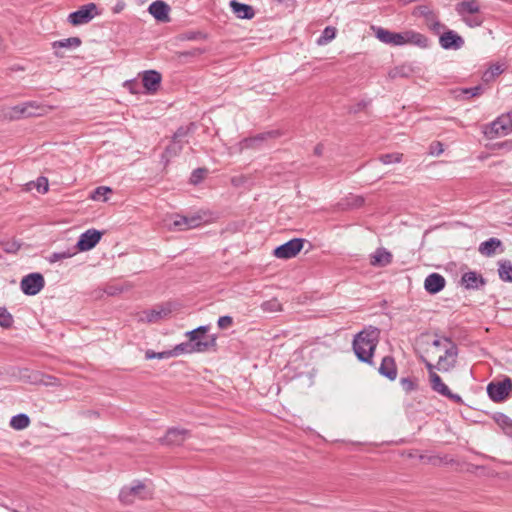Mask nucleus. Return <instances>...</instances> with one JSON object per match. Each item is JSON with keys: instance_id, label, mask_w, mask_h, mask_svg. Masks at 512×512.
<instances>
[{"instance_id": "41", "label": "nucleus", "mask_w": 512, "mask_h": 512, "mask_svg": "<svg viewBox=\"0 0 512 512\" xmlns=\"http://www.w3.org/2000/svg\"><path fill=\"white\" fill-rule=\"evenodd\" d=\"M206 52H207L206 48L197 47V48H193L191 50L177 52V58L182 60V59L188 58V57H198Z\"/></svg>"}, {"instance_id": "34", "label": "nucleus", "mask_w": 512, "mask_h": 512, "mask_svg": "<svg viewBox=\"0 0 512 512\" xmlns=\"http://www.w3.org/2000/svg\"><path fill=\"white\" fill-rule=\"evenodd\" d=\"M184 142L171 140V143L165 148V152L163 154V158L165 157L167 161L172 158L178 156L183 150Z\"/></svg>"}, {"instance_id": "51", "label": "nucleus", "mask_w": 512, "mask_h": 512, "mask_svg": "<svg viewBox=\"0 0 512 512\" xmlns=\"http://www.w3.org/2000/svg\"><path fill=\"white\" fill-rule=\"evenodd\" d=\"M111 192H112L111 188L106 187V186H99V187H97V188L93 191V193H92V195H91V198H92L93 200H100V199H101L102 197H104L107 193H111Z\"/></svg>"}, {"instance_id": "48", "label": "nucleus", "mask_w": 512, "mask_h": 512, "mask_svg": "<svg viewBox=\"0 0 512 512\" xmlns=\"http://www.w3.org/2000/svg\"><path fill=\"white\" fill-rule=\"evenodd\" d=\"M145 314H146L147 322L151 323V322H156L157 320L162 318L163 315H166L167 313L163 309H161V310L152 309V310L145 312Z\"/></svg>"}, {"instance_id": "47", "label": "nucleus", "mask_w": 512, "mask_h": 512, "mask_svg": "<svg viewBox=\"0 0 512 512\" xmlns=\"http://www.w3.org/2000/svg\"><path fill=\"white\" fill-rule=\"evenodd\" d=\"M401 154H398V153H388V154H383L380 156V161L383 163V164H391V163H398L401 161Z\"/></svg>"}, {"instance_id": "10", "label": "nucleus", "mask_w": 512, "mask_h": 512, "mask_svg": "<svg viewBox=\"0 0 512 512\" xmlns=\"http://www.w3.org/2000/svg\"><path fill=\"white\" fill-rule=\"evenodd\" d=\"M103 233L96 229H89L82 233L74 247L80 252L89 251L93 249L101 240Z\"/></svg>"}, {"instance_id": "5", "label": "nucleus", "mask_w": 512, "mask_h": 512, "mask_svg": "<svg viewBox=\"0 0 512 512\" xmlns=\"http://www.w3.org/2000/svg\"><path fill=\"white\" fill-rule=\"evenodd\" d=\"M38 109L39 106H37L36 103L33 101L23 102L13 107L7 108L4 111V116L9 120H17L21 118L32 117L39 114L37 112Z\"/></svg>"}, {"instance_id": "20", "label": "nucleus", "mask_w": 512, "mask_h": 512, "mask_svg": "<svg viewBox=\"0 0 512 512\" xmlns=\"http://www.w3.org/2000/svg\"><path fill=\"white\" fill-rule=\"evenodd\" d=\"M446 280L439 273L429 274L424 281V288L430 294H437L445 287Z\"/></svg>"}, {"instance_id": "32", "label": "nucleus", "mask_w": 512, "mask_h": 512, "mask_svg": "<svg viewBox=\"0 0 512 512\" xmlns=\"http://www.w3.org/2000/svg\"><path fill=\"white\" fill-rule=\"evenodd\" d=\"M30 425V418L25 413H19L12 416L10 426L15 430H23Z\"/></svg>"}, {"instance_id": "52", "label": "nucleus", "mask_w": 512, "mask_h": 512, "mask_svg": "<svg viewBox=\"0 0 512 512\" xmlns=\"http://www.w3.org/2000/svg\"><path fill=\"white\" fill-rule=\"evenodd\" d=\"M3 250L6 253H16L20 249V244L16 241H6L2 243Z\"/></svg>"}, {"instance_id": "30", "label": "nucleus", "mask_w": 512, "mask_h": 512, "mask_svg": "<svg viewBox=\"0 0 512 512\" xmlns=\"http://www.w3.org/2000/svg\"><path fill=\"white\" fill-rule=\"evenodd\" d=\"M498 275L504 282H512V263L509 260L498 262Z\"/></svg>"}, {"instance_id": "46", "label": "nucleus", "mask_w": 512, "mask_h": 512, "mask_svg": "<svg viewBox=\"0 0 512 512\" xmlns=\"http://www.w3.org/2000/svg\"><path fill=\"white\" fill-rule=\"evenodd\" d=\"M483 91H484V87L481 84H479L474 87L464 88L462 90V93L464 95H466L467 98H473V97L480 96L483 93Z\"/></svg>"}, {"instance_id": "40", "label": "nucleus", "mask_w": 512, "mask_h": 512, "mask_svg": "<svg viewBox=\"0 0 512 512\" xmlns=\"http://www.w3.org/2000/svg\"><path fill=\"white\" fill-rule=\"evenodd\" d=\"M462 20L467 26L471 28L481 26L484 21L483 17L479 15V13L471 14L470 16H462Z\"/></svg>"}, {"instance_id": "60", "label": "nucleus", "mask_w": 512, "mask_h": 512, "mask_svg": "<svg viewBox=\"0 0 512 512\" xmlns=\"http://www.w3.org/2000/svg\"><path fill=\"white\" fill-rule=\"evenodd\" d=\"M421 360L422 362L425 364V367L427 368L428 372L431 373V372H435L434 369L437 367L434 366L432 363H430L426 358H424L423 356H421Z\"/></svg>"}, {"instance_id": "19", "label": "nucleus", "mask_w": 512, "mask_h": 512, "mask_svg": "<svg viewBox=\"0 0 512 512\" xmlns=\"http://www.w3.org/2000/svg\"><path fill=\"white\" fill-rule=\"evenodd\" d=\"M202 217L199 215L183 216L176 215L173 221V227L178 230H188L200 226Z\"/></svg>"}, {"instance_id": "14", "label": "nucleus", "mask_w": 512, "mask_h": 512, "mask_svg": "<svg viewBox=\"0 0 512 512\" xmlns=\"http://www.w3.org/2000/svg\"><path fill=\"white\" fill-rule=\"evenodd\" d=\"M459 283L466 290H479L486 285L487 280L476 271H468L462 274Z\"/></svg>"}, {"instance_id": "8", "label": "nucleus", "mask_w": 512, "mask_h": 512, "mask_svg": "<svg viewBox=\"0 0 512 512\" xmlns=\"http://www.w3.org/2000/svg\"><path fill=\"white\" fill-rule=\"evenodd\" d=\"M96 15H98L96 4L88 3L71 12L68 21L73 26H79L90 22Z\"/></svg>"}, {"instance_id": "38", "label": "nucleus", "mask_w": 512, "mask_h": 512, "mask_svg": "<svg viewBox=\"0 0 512 512\" xmlns=\"http://www.w3.org/2000/svg\"><path fill=\"white\" fill-rule=\"evenodd\" d=\"M504 71V68L502 67V65L496 63V64H492L490 65V67L484 72L483 74V79L485 81H490L492 79H494L495 77L499 76L500 74H502Z\"/></svg>"}, {"instance_id": "49", "label": "nucleus", "mask_w": 512, "mask_h": 512, "mask_svg": "<svg viewBox=\"0 0 512 512\" xmlns=\"http://www.w3.org/2000/svg\"><path fill=\"white\" fill-rule=\"evenodd\" d=\"M435 12L432 11L427 5H420L415 8L414 15L422 16L425 21L430 18Z\"/></svg>"}, {"instance_id": "50", "label": "nucleus", "mask_w": 512, "mask_h": 512, "mask_svg": "<svg viewBox=\"0 0 512 512\" xmlns=\"http://www.w3.org/2000/svg\"><path fill=\"white\" fill-rule=\"evenodd\" d=\"M193 124L191 123L190 126H180L175 133L172 136L173 140L182 141L184 137H186L190 131V127H192Z\"/></svg>"}, {"instance_id": "21", "label": "nucleus", "mask_w": 512, "mask_h": 512, "mask_svg": "<svg viewBox=\"0 0 512 512\" xmlns=\"http://www.w3.org/2000/svg\"><path fill=\"white\" fill-rule=\"evenodd\" d=\"M378 372L383 377L394 381L397 378V365L392 356L383 357Z\"/></svg>"}, {"instance_id": "7", "label": "nucleus", "mask_w": 512, "mask_h": 512, "mask_svg": "<svg viewBox=\"0 0 512 512\" xmlns=\"http://www.w3.org/2000/svg\"><path fill=\"white\" fill-rule=\"evenodd\" d=\"M305 239L293 238L279 246H277L273 255L278 259H290L299 254L303 249Z\"/></svg>"}, {"instance_id": "37", "label": "nucleus", "mask_w": 512, "mask_h": 512, "mask_svg": "<svg viewBox=\"0 0 512 512\" xmlns=\"http://www.w3.org/2000/svg\"><path fill=\"white\" fill-rule=\"evenodd\" d=\"M14 318L12 314L5 308L0 307V326L9 329L13 326Z\"/></svg>"}, {"instance_id": "42", "label": "nucleus", "mask_w": 512, "mask_h": 512, "mask_svg": "<svg viewBox=\"0 0 512 512\" xmlns=\"http://www.w3.org/2000/svg\"><path fill=\"white\" fill-rule=\"evenodd\" d=\"M76 250L74 249L73 251L71 250H66V251H62V252H53L49 257H48V261L50 263H55L57 261H60V260H63V259H67V258H70L72 256H74L76 254Z\"/></svg>"}, {"instance_id": "17", "label": "nucleus", "mask_w": 512, "mask_h": 512, "mask_svg": "<svg viewBox=\"0 0 512 512\" xmlns=\"http://www.w3.org/2000/svg\"><path fill=\"white\" fill-rule=\"evenodd\" d=\"M190 436V431L180 428H169L165 436L161 439L162 443L167 445H181Z\"/></svg>"}, {"instance_id": "44", "label": "nucleus", "mask_w": 512, "mask_h": 512, "mask_svg": "<svg viewBox=\"0 0 512 512\" xmlns=\"http://www.w3.org/2000/svg\"><path fill=\"white\" fill-rule=\"evenodd\" d=\"M208 169L207 168H196L192 171L191 177H190V183L193 185H197L204 179L205 175L207 174Z\"/></svg>"}, {"instance_id": "33", "label": "nucleus", "mask_w": 512, "mask_h": 512, "mask_svg": "<svg viewBox=\"0 0 512 512\" xmlns=\"http://www.w3.org/2000/svg\"><path fill=\"white\" fill-rule=\"evenodd\" d=\"M427 28L435 35H440L447 27L440 22L436 13L425 21Z\"/></svg>"}, {"instance_id": "2", "label": "nucleus", "mask_w": 512, "mask_h": 512, "mask_svg": "<svg viewBox=\"0 0 512 512\" xmlns=\"http://www.w3.org/2000/svg\"><path fill=\"white\" fill-rule=\"evenodd\" d=\"M173 357L181 354L204 353L207 351H217V336L212 335L204 341H192L189 339L187 342L177 344L171 349Z\"/></svg>"}, {"instance_id": "4", "label": "nucleus", "mask_w": 512, "mask_h": 512, "mask_svg": "<svg viewBox=\"0 0 512 512\" xmlns=\"http://www.w3.org/2000/svg\"><path fill=\"white\" fill-rule=\"evenodd\" d=\"M510 133H512V111L499 116L485 131V135L489 139L506 136Z\"/></svg>"}, {"instance_id": "26", "label": "nucleus", "mask_w": 512, "mask_h": 512, "mask_svg": "<svg viewBox=\"0 0 512 512\" xmlns=\"http://www.w3.org/2000/svg\"><path fill=\"white\" fill-rule=\"evenodd\" d=\"M82 44V40L79 37H70L61 40L54 41L52 43V48L54 49V53L57 57H63V55L58 51V49L66 48H78Z\"/></svg>"}, {"instance_id": "53", "label": "nucleus", "mask_w": 512, "mask_h": 512, "mask_svg": "<svg viewBox=\"0 0 512 512\" xmlns=\"http://www.w3.org/2000/svg\"><path fill=\"white\" fill-rule=\"evenodd\" d=\"M233 324V318L229 315L219 317L217 325L220 329H227Z\"/></svg>"}, {"instance_id": "61", "label": "nucleus", "mask_w": 512, "mask_h": 512, "mask_svg": "<svg viewBox=\"0 0 512 512\" xmlns=\"http://www.w3.org/2000/svg\"><path fill=\"white\" fill-rule=\"evenodd\" d=\"M323 151H324V145L322 143H318L315 148H314V155L316 156H321L323 154Z\"/></svg>"}, {"instance_id": "16", "label": "nucleus", "mask_w": 512, "mask_h": 512, "mask_svg": "<svg viewBox=\"0 0 512 512\" xmlns=\"http://www.w3.org/2000/svg\"><path fill=\"white\" fill-rule=\"evenodd\" d=\"M413 45L421 49H428L431 47V40L424 34L414 31H404V45Z\"/></svg>"}, {"instance_id": "63", "label": "nucleus", "mask_w": 512, "mask_h": 512, "mask_svg": "<svg viewBox=\"0 0 512 512\" xmlns=\"http://www.w3.org/2000/svg\"><path fill=\"white\" fill-rule=\"evenodd\" d=\"M124 7V4H117L114 8L115 13H119Z\"/></svg>"}, {"instance_id": "12", "label": "nucleus", "mask_w": 512, "mask_h": 512, "mask_svg": "<svg viewBox=\"0 0 512 512\" xmlns=\"http://www.w3.org/2000/svg\"><path fill=\"white\" fill-rule=\"evenodd\" d=\"M280 135H281V133L278 130L262 132L255 136L244 138L240 142V146H241V149H249V148L257 149V148H260L261 145L268 139H275V138L279 137Z\"/></svg>"}, {"instance_id": "57", "label": "nucleus", "mask_w": 512, "mask_h": 512, "mask_svg": "<svg viewBox=\"0 0 512 512\" xmlns=\"http://www.w3.org/2000/svg\"><path fill=\"white\" fill-rule=\"evenodd\" d=\"M124 87H126L133 94L139 93V83L136 80H127L124 83Z\"/></svg>"}, {"instance_id": "54", "label": "nucleus", "mask_w": 512, "mask_h": 512, "mask_svg": "<svg viewBox=\"0 0 512 512\" xmlns=\"http://www.w3.org/2000/svg\"><path fill=\"white\" fill-rule=\"evenodd\" d=\"M430 154L433 156H439L443 153L444 148L443 144L439 141H434L430 144Z\"/></svg>"}, {"instance_id": "13", "label": "nucleus", "mask_w": 512, "mask_h": 512, "mask_svg": "<svg viewBox=\"0 0 512 512\" xmlns=\"http://www.w3.org/2000/svg\"><path fill=\"white\" fill-rule=\"evenodd\" d=\"M375 30L376 38L382 43L391 46H403L404 45V32H392L383 27H377Z\"/></svg>"}, {"instance_id": "3", "label": "nucleus", "mask_w": 512, "mask_h": 512, "mask_svg": "<svg viewBox=\"0 0 512 512\" xmlns=\"http://www.w3.org/2000/svg\"><path fill=\"white\" fill-rule=\"evenodd\" d=\"M486 391L493 402H505L512 395V379L505 376L501 381H491L487 385Z\"/></svg>"}, {"instance_id": "11", "label": "nucleus", "mask_w": 512, "mask_h": 512, "mask_svg": "<svg viewBox=\"0 0 512 512\" xmlns=\"http://www.w3.org/2000/svg\"><path fill=\"white\" fill-rule=\"evenodd\" d=\"M465 44V41L461 35L456 31L446 28L439 35V45L444 50H459Z\"/></svg>"}, {"instance_id": "6", "label": "nucleus", "mask_w": 512, "mask_h": 512, "mask_svg": "<svg viewBox=\"0 0 512 512\" xmlns=\"http://www.w3.org/2000/svg\"><path fill=\"white\" fill-rule=\"evenodd\" d=\"M443 341L448 343L449 347L445 350L444 355L439 357L436 367L439 371L448 372L456 365L458 347L450 337L444 336Z\"/></svg>"}, {"instance_id": "29", "label": "nucleus", "mask_w": 512, "mask_h": 512, "mask_svg": "<svg viewBox=\"0 0 512 512\" xmlns=\"http://www.w3.org/2000/svg\"><path fill=\"white\" fill-rule=\"evenodd\" d=\"M414 73V68L409 63L396 66L389 71V77L391 79L396 78H408Z\"/></svg>"}, {"instance_id": "55", "label": "nucleus", "mask_w": 512, "mask_h": 512, "mask_svg": "<svg viewBox=\"0 0 512 512\" xmlns=\"http://www.w3.org/2000/svg\"><path fill=\"white\" fill-rule=\"evenodd\" d=\"M262 308L265 311L275 312L280 309V304L277 300L266 301L262 304Z\"/></svg>"}, {"instance_id": "59", "label": "nucleus", "mask_w": 512, "mask_h": 512, "mask_svg": "<svg viewBox=\"0 0 512 512\" xmlns=\"http://www.w3.org/2000/svg\"><path fill=\"white\" fill-rule=\"evenodd\" d=\"M367 104L368 103L365 101L358 102L357 104H355L354 106L351 107L350 112L358 113V112L362 111L367 106Z\"/></svg>"}, {"instance_id": "39", "label": "nucleus", "mask_w": 512, "mask_h": 512, "mask_svg": "<svg viewBox=\"0 0 512 512\" xmlns=\"http://www.w3.org/2000/svg\"><path fill=\"white\" fill-rule=\"evenodd\" d=\"M207 35L201 31H185L179 35L181 41L205 40Z\"/></svg>"}, {"instance_id": "56", "label": "nucleus", "mask_w": 512, "mask_h": 512, "mask_svg": "<svg viewBox=\"0 0 512 512\" xmlns=\"http://www.w3.org/2000/svg\"><path fill=\"white\" fill-rule=\"evenodd\" d=\"M49 189L48 179L46 177H39L37 179V190L38 192L46 193Z\"/></svg>"}, {"instance_id": "45", "label": "nucleus", "mask_w": 512, "mask_h": 512, "mask_svg": "<svg viewBox=\"0 0 512 512\" xmlns=\"http://www.w3.org/2000/svg\"><path fill=\"white\" fill-rule=\"evenodd\" d=\"M171 357H173L171 350L155 352V351L149 349L145 352V358L148 360H150V359H168Z\"/></svg>"}, {"instance_id": "36", "label": "nucleus", "mask_w": 512, "mask_h": 512, "mask_svg": "<svg viewBox=\"0 0 512 512\" xmlns=\"http://www.w3.org/2000/svg\"><path fill=\"white\" fill-rule=\"evenodd\" d=\"M144 488H145L144 484H142L140 482L134 486L129 487V488H123L120 491L119 498L122 502L127 503L130 501L129 496L138 495L140 493V491H142Z\"/></svg>"}, {"instance_id": "28", "label": "nucleus", "mask_w": 512, "mask_h": 512, "mask_svg": "<svg viewBox=\"0 0 512 512\" xmlns=\"http://www.w3.org/2000/svg\"><path fill=\"white\" fill-rule=\"evenodd\" d=\"M429 382L431 389L434 392L442 396H445L446 393H448V386L442 381L441 377L436 372L429 373Z\"/></svg>"}, {"instance_id": "27", "label": "nucleus", "mask_w": 512, "mask_h": 512, "mask_svg": "<svg viewBox=\"0 0 512 512\" xmlns=\"http://www.w3.org/2000/svg\"><path fill=\"white\" fill-rule=\"evenodd\" d=\"M492 418L507 436L512 437V419L509 416L502 412H496Z\"/></svg>"}, {"instance_id": "18", "label": "nucleus", "mask_w": 512, "mask_h": 512, "mask_svg": "<svg viewBox=\"0 0 512 512\" xmlns=\"http://www.w3.org/2000/svg\"><path fill=\"white\" fill-rule=\"evenodd\" d=\"M148 11L159 22L169 21L170 7L162 0L152 2L148 7Z\"/></svg>"}, {"instance_id": "22", "label": "nucleus", "mask_w": 512, "mask_h": 512, "mask_svg": "<svg viewBox=\"0 0 512 512\" xmlns=\"http://www.w3.org/2000/svg\"><path fill=\"white\" fill-rule=\"evenodd\" d=\"M232 12L239 19L250 20L254 17L255 11L251 5L238 2L237 0H231L229 3Z\"/></svg>"}, {"instance_id": "35", "label": "nucleus", "mask_w": 512, "mask_h": 512, "mask_svg": "<svg viewBox=\"0 0 512 512\" xmlns=\"http://www.w3.org/2000/svg\"><path fill=\"white\" fill-rule=\"evenodd\" d=\"M400 385L406 394L418 390L419 379L415 376H407L400 378Z\"/></svg>"}, {"instance_id": "9", "label": "nucleus", "mask_w": 512, "mask_h": 512, "mask_svg": "<svg viewBox=\"0 0 512 512\" xmlns=\"http://www.w3.org/2000/svg\"><path fill=\"white\" fill-rule=\"evenodd\" d=\"M44 285V277L38 272H33L24 276L20 282V288L27 296H34L38 294L44 288Z\"/></svg>"}, {"instance_id": "31", "label": "nucleus", "mask_w": 512, "mask_h": 512, "mask_svg": "<svg viewBox=\"0 0 512 512\" xmlns=\"http://www.w3.org/2000/svg\"><path fill=\"white\" fill-rule=\"evenodd\" d=\"M209 325H202L199 326L191 331H187L185 333V336L188 337V339L194 341H204L205 339L209 338L211 335L206 336V333L209 331Z\"/></svg>"}, {"instance_id": "58", "label": "nucleus", "mask_w": 512, "mask_h": 512, "mask_svg": "<svg viewBox=\"0 0 512 512\" xmlns=\"http://www.w3.org/2000/svg\"><path fill=\"white\" fill-rule=\"evenodd\" d=\"M444 397L448 398L449 400H451L457 404H460V405L464 404L462 397L459 394L453 393L450 389Z\"/></svg>"}, {"instance_id": "43", "label": "nucleus", "mask_w": 512, "mask_h": 512, "mask_svg": "<svg viewBox=\"0 0 512 512\" xmlns=\"http://www.w3.org/2000/svg\"><path fill=\"white\" fill-rule=\"evenodd\" d=\"M336 36V28L335 27H332V26H328L326 27L319 40H318V43L319 44H326L328 42H330L331 40H333Z\"/></svg>"}, {"instance_id": "24", "label": "nucleus", "mask_w": 512, "mask_h": 512, "mask_svg": "<svg viewBox=\"0 0 512 512\" xmlns=\"http://www.w3.org/2000/svg\"><path fill=\"white\" fill-rule=\"evenodd\" d=\"M458 15L466 16L471 14H478L480 12V5L478 0H464L456 4L455 7Z\"/></svg>"}, {"instance_id": "1", "label": "nucleus", "mask_w": 512, "mask_h": 512, "mask_svg": "<svg viewBox=\"0 0 512 512\" xmlns=\"http://www.w3.org/2000/svg\"><path fill=\"white\" fill-rule=\"evenodd\" d=\"M380 329L373 326L365 327L353 339L352 349L360 362L373 365V355L380 338Z\"/></svg>"}, {"instance_id": "15", "label": "nucleus", "mask_w": 512, "mask_h": 512, "mask_svg": "<svg viewBox=\"0 0 512 512\" xmlns=\"http://www.w3.org/2000/svg\"><path fill=\"white\" fill-rule=\"evenodd\" d=\"M162 75L156 70H147L143 72L142 84L147 94H154L161 85Z\"/></svg>"}, {"instance_id": "25", "label": "nucleus", "mask_w": 512, "mask_h": 512, "mask_svg": "<svg viewBox=\"0 0 512 512\" xmlns=\"http://www.w3.org/2000/svg\"><path fill=\"white\" fill-rule=\"evenodd\" d=\"M498 248H502V241L498 238L492 237L482 242L479 245L478 251L480 254L486 257H491L496 254V250ZM502 251L503 249H501V252Z\"/></svg>"}, {"instance_id": "23", "label": "nucleus", "mask_w": 512, "mask_h": 512, "mask_svg": "<svg viewBox=\"0 0 512 512\" xmlns=\"http://www.w3.org/2000/svg\"><path fill=\"white\" fill-rule=\"evenodd\" d=\"M392 254L385 248H377L371 255L370 264L375 267H385L392 262Z\"/></svg>"}, {"instance_id": "62", "label": "nucleus", "mask_w": 512, "mask_h": 512, "mask_svg": "<svg viewBox=\"0 0 512 512\" xmlns=\"http://www.w3.org/2000/svg\"><path fill=\"white\" fill-rule=\"evenodd\" d=\"M442 341H443V337H442L441 339L436 338L435 340H433L432 345H433L434 347H440V346H441V344H442Z\"/></svg>"}]
</instances>
